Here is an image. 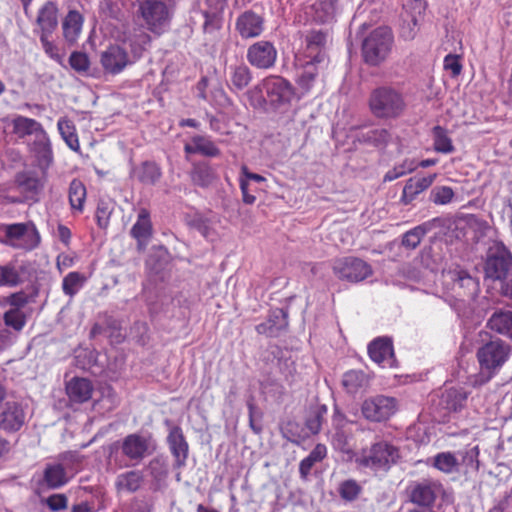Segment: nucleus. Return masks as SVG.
I'll list each match as a JSON object with an SVG mask.
<instances>
[{
    "label": "nucleus",
    "instance_id": "24",
    "mask_svg": "<svg viewBox=\"0 0 512 512\" xmlns=\"http://www.w3.org/2000/svg\"><path fill=\"white\" fill-rule=\"evenodd\" d=\"M307 19L316 23H326L333 19L335 3L333 0H316L304 9Z\"/></svg>",
    "mask_w": 512,
    "mask_h": 512
},
{
    "label": "nucleus",
    "instance_id": "10",
    "mask_svg": "<svg viewBox=\"0 0 512 512\" xmlns=\"http://www.w3.org/2000/svg\"><path fill=\"white\" fill-rule=\"evenodd\" d=\"M120 448L122 454L135 465L151 455L155 450V445L151 437L133 433L123 438Z\"/></svg>",
    "mask_w": 512,
    "mask_h": 512
},
{
    "label": "nucleus",
    "instance_id": "21",
    "mask_svg": "<svg viewBox=\"0 0 512 512\" xmlns=\"http://www.w3.org/2000/svg\"><path fill=\"white\" fill-rule=\"evenodd\" d=\"M36 25L40 34H52L58 27V7L53 1H46L38 10Z\"/></svg>",
    "mask_w": 512,
    "mask_h": 512
},
{
    "label": "nucleus",
    "instance_id": "44",
    "mask_svg": "<svg viewBox=\"0 0 512 512\" xmlns=\"http://www.w3.org/2000/svg\"><path fill=\"white\" fill-rule=\"evenodd\" d=\"M191 178L194 184L201 187H208L214 181L215 174L208 164L199 163L194 165Z\"/></svg>",
    "mask_w": 512,
    "mask_h": 512
},
{
    "label": "nucleus",
    "instance_id": "31",
    "mask_svg": "<svg viewBox=\"0 0 512 512\" xmlns=\"http://www.w3.org/2000/svg\"><path fill=\"white\" fill-rule=\"evenodd\" d=\"M186 154H201L208 157H215L220 154L217 146L208 138L201 135H196L191 138L189 142L184 145Z\"/></svg>",
    "mask_w": 512,
    "mask_h": 512
},
{
    "label": "nucleus",
    "instance_id": "22",
    "mask_svg": "<svg viewBox=\"0 0 512 512\" xmlns=\"http://www.w3.org/2000/svg\"><path fill=\"white\" fill-rule=\"evenodd\" d=\"M370 358L382 366H391L394 359L392 341L387 337H379L368 346Z\"/></svg>",
    "mask_w": 512,
    "mask_h": 512
},
{
    "label": "nucleus",
    "instance_id": "14",
    "mask_svg": "<svg viewBox=\"0 0 512 512\" xmlns=\"http://www.w3.org/2000/svg\"><path fill=\"white\" fill-rule=\"evenodd\" d=\"M24 423L25 412L19 402L8 400L0 406V430L16 432Z\"/></svg>",
    "mask_w": 512,
    "mask_h": 512
},
{
    "label": "nucleus",
    "instance_id": "40",
    "mask_svg": "<svg viewBox=\"0 0 512 512\" xmlns=\"http://www.w3.org/2000/svg\"><path fill=\"white\" fill-rule=\"evenodd\" d=\"M13 128L16 134L20 137H24L27 135L36 136L40 131L44 130L42 125L34 119L17 116L13 120Z\"/></svg>",
    "mask_w": 512,
    "mask_h": 512
},
{
    "label": "nucleus",
    "instance_id": "26",
    "mask_svg": "<svg viewBox=\"0 0 512 512\" xmlns=\"http://www.w3.org/2000/svg\"><path fill=\"white\" fill-rule=\"evenodd\" d=\"M236 27L243 38L257 37L263 31V20L256 13L248 11L238 18Z\"/></svg>",
    "mask_w": 512,
    "mask_h": 512
},
{
    "label": "nucleus",
    "instance_id": "6",
    "mask_svg": "<svg viewBox=\"0 0 512 512\" xmlns=\"http://www.w3.org/2000/svg\"><path fill=\"white\" fill-rule=\"evenodd\" d=\"M512 272V254L502 244L497 243L490 249L485 264V275L492 280H506Z\"/></svg>",
    "mask_w": 512,
    "mask_h": 512
},
{
    "label": "nucleus",
    "instance_id": "23",
    "mask_svg": "<svg viewBox=\"0 0 512 512\" xmlns=\"http://www.w3.org/2000/svg\"><path fill=\"white\" fill-rule=\"evenodd\" d=\"M1 267L4 286H18L30 278L29 265L23 261H13Z\"/></svg>",
    "mask_w": 512,
    "mask_h": 512
},
{
    "label": "nucleus",
    "instance_id": "18",
    "mask_svg": "<svg viewBox=\"0 0 512 512\" xmlns=\"http://www.w3.org/2000/svg\"><path fill=\"white\" fill-rule=\"evenodd\" d=\"M328 35L322 30H311L305 36V54L309 61L321 63L325 59V47Z\"/></svg>",
    "mask_w": 512,
    "mask_h": 512
},
{
    "label": "nucleus",
    "instance_id": "52",
    "mask_svg": "<svg viewBox=\"0 0 512 512\" xmlns=\"http://www.w3.org/2000/svg\"><path fill=\"white\" fill-rule=\"evenodd\" d=\"M455 193L449 186H435L430 191L429 199L435 205H448L454 199Z\"/></svg>",
    "mask_w": 512,
    "mask_h": 512
},
{
    "label": "nucleus",
    "instance_id": "50",
    "mask_svg": "<svg viewBox=\"0 0 512 512\" xmlns=\"http://www.w3.org/2000/svg\"><path fill=\"white\" fill-rule=\"evenodd\" d=\"M338 493L343 500L352 502L362 493V487L356 480L348 479L339 484Z\"/></svg>",
    "mask_w": 512,
    "mask_h": 512
},
{
    "label": "nucleus",
    "instance_id": "51",
    "mask_svg": "<svg viewBox=\"0 0 512 512\" xmlns=\"http://www.w3.org/2000/svg\"><path fill=\"white\" fill-rule=\"evenodd\" d=\"M3 319L6 327H10L17 332L21 331L26 324L25 313L17 308H10L6 311Z\"/></svg>",
    "mask_w": 512,
    "mask_h": 512
},
{
    "label": "nucleus",
    "instance_id": "15",
    "mask_svg": "<svg viewBox=\"0 0 512 512\" xmlns=\"http://www.w3.org/2000/svg\"><path fill=\"white\" fill-rule=\"evenodd\" d=\"M446 277L452 281V290L459 297L473 299L479 292V282L464 270H450Z\"/></svg>",
    "mask_w": 512,
    "mask_h": 512
},
{
    "label": "nucleus",
    "instance_id": "29",
    "mask_svg": "<svg viewBox=\"0 0 512 512\" xmlns=\"http://www.w3.org/2000/svg\"><path fill=\"white\" fill-rule=\"evenodd\" d=\"M469 393L463 388H448L441 395L440 404L448 412H460L465 408Z\"/></svg>",
    "mask_w": 512,
    "mask_h": 512
},
{
    "label": "nucleus",
    "instance_id": "45",
    "mask_svg": "<svg viewBox=\"0 0 512 512\" xmlns=\"http://www.w3.org/2000/svg\"><path fill=\"white\" fill-rule=\"evenodd\" d=\"M366 374L360 370H350L343 375L342 384L349 393H356L360 388L367 385Z\"/></svg>",
    "mask_w": 512,
    "mask_h": 512
},
{
    "label": "nucleus",
    "instance_id": "25",
    "mask_svg": "<svg viewBox=\"0 0 512 512\" xmlns=\"http://www.w3.org/2000/svg\"><path fill=\"white\" fill-rule=\"evenodd\" d=\"M72 475L61 463H48L43 471L42 483L50 489H57L67 484Z\"/></svg>",
    "mask_w": 512,
    "mask_h": 512
},
{
    "label": "nucleus",
    "instance_id": "56",
    "mask_svg": "<svg viewBox=\"0 0 512 512\" xmlns=\"http://www.w3.org/2000/svg\"><path fill=\"white\" fill-rule=\"evenodd\" d=\"M112 210H113V205L110 201H106V200H102V199L99 200V202L97 204V208H96L95 217H96L97 225L101 229H105L108 226Z\"/></svg>",
    "mask_w": 512,
    "mask_h": 512
},
{
    "label": "nucleus",
    "instance_id": "4",
    "mask_svg": "<svg viewBox=\"0 0 512 512\" xmlns=\"http://www.w3.org/2000/svg\"><path fill=\"white\" fill-rule=\"evenodd\" d=\"M1 230L4 243L15 249L31 251L40 243V235L32 222L5 224Z\"/></svg>",
    "mask_w": 512,
    "mask_h": 512
},
{
    "label": "nucleus",
    "instance_id": "38",
    "mask_svg": "<svg viewBox=\"0 0 512 512\" xmlns=\"http://www.w3.org/2000/svg\"><path fill=\"white\" fill-rule=\"evenodd\" d=\"M327 455V448L324 444H317L310 454L299 464V473L302 479H307L312 467L321 462Z\"/></svg>",
    "mask_w": 512,
    "mask_h": 512
},
{
    "label": "nucleus",
    "instance_id": "28",
    "mask_svg": "<svg viewBox=\"0 0 512 512\" xmlns=\"http://www.w3.org/2000/svg\"><path fill=\"white\" fill-rule=\"evenodd\" d=\"M31 150L37 157L40 166L46 169L52 163L53 152L51 142L45 130L40 131V133L34 137Z\"/></svg>",
    "mask_w": 512,
    "mask_h": 512
},
{
    "label": "nucleus",
    "instance_id": "47",
    "mask_svg": "<svg viewBox=\"0 0 512 512\" xmlns=\"http://www.w3.org/2000/svg\"><path fill=\"white\" fill-rule=\"evenodd\" d=\"M433 139H434V149L437 152L448 154L454 151V146L452 144L451 138L448 136L447 131L440 127L436 126L433 128Z\"/></svg>",
    "mask_w": 512,
    "mask_h": 512
},
{
    "label": "nucleus",
    "instance_id": "12",
    "mask_svg": "<svg viewBox=\"0 0 512 512\" xmlns=\"http://www.w3.org/2000/svg\"><path fill=\"white\" fill-rule=\"evenodd\" d=\"M442 491L440 483L432 480H422L413 482L409 486V497L413 503L419 506L430 507Z\"/></svg>",
    "mask_w": 512,
    "mask_h": 512
},
{
    "label": "nucleus",
    "instance_id": "2",
    "mask_svg": "<svg viewBox=\"0 0 512 512\" xmlns=\"http://www.w3.org/2000/svg\"><path fill=\"white\" fill-rule=\"evenodd\" d=\"M393 34L388 27H378L363 41L362 53L366 63L379 65L385 61L391 52Z\"/></svg>",
    "mask_w": 512,
    "mask_h": 512
},
{
    "label": "nucleus",
    "instance_id": "39",
    "mask_svg": "<svg viewBox=\"0 0 512 512\" xmlns=\"http://www.w3.org/2000/svg\"><path fill=\"white\" fill-rule=\"evenodd\" d=\"M57 127L67 146L73 151H79V139L73 122L67 118H60L58 120Z\"/></svg>",
    "mask_w": 512,
    "mask_h": 512
},
{
    "label": "nucleus",
    "instance_id": "53",
    "mask_svg": "<svg viewBox=\"0 0 512 512\" xmlns=\"http://www.w3.org/2000/svg\"><path fill=\"white\" fill-rule=\"evenodd\" d=\"M456 455L459 459V465L462 464L466 467V471H477L479 468L478 447H472L463 451H457Z\"/></svg>",
    "mask_w": 512,
    "mask_h": 512
},
{
    "label": "nucleus",
    "instance_id": "17",
    "mask_svg": "<svg viewBox=\"0 0 512 512\" xmlns=\"http://www.w3.org/2000/svg\"><path fill=\"white\" fill-rule=\"evenodd\" d=\"M15 182L18 189L29 198L38 196L46 183L45 172L39 176L35 171H24L16 175Z\"/></svg>",
    "mask_w": 512,
    "mask_h": 512
},
{
    "label": "nucleus",
    "instance_id": "9",
    "mask_svg": "<svg viewBox=\"0 0 512 512\" xmlns=\"http://www.w3.org/2000/svg\"><path fill=\"white\" fill-rule=\"evenodd\" d=\"M397 410V400L393 397L377 395L368 398L362 403L363 416L373 422L389 419Z\"/></svg>",
    "mask_w": 512,
    "mask_h": 512
},
{
    "label": "nucleus",
    "instance_id": "48",
    "mask_svg": "<svg viewBox=\"0 0 512 512\" xmlns=\"http://www.w3.org/2000/svg\"><path fill=\"white\" fill-rule=\"evenodd\" d=\"M425 10L426 2L424 0H410L404 5L402 18L421 23L424 18Z\"/></svg>",
    "mask_w": 512,
    "mask_h": 512
},
{
    "label": "nucleus",
    "instance_id": "34",
    "mask_svg": "<svg viewBox=\"0 0 512 512\" xmlns=\"http://www.w3.org/2000/svg\"><path fill=\"white\" fill-rule=\"evenodd\" d=\"M82 26V15L76 10H70L62 23L64 38L70 43L75 42L82 31Z\"/></svg>",
    "mask_w": 512,
    "mask_h": 512
},
{
    "label": "nucleus",
    "instance_id": "58",
    "mask_svg": "<svg viewBox=\"0 0 512 512\" xmlns=\"http://www.w3.org/2000/svg\"><path fill=\"white\" fill-rule=\"evenodd\" d=\"M326 406L319 407L306 421V426L310 432L316 434L320 431L323 415L326 414Z\"/></svg>",
    "mask_w": 512,
    "mask_h": 512
},
{
    "label": "nucleus",
    "instance_id": "54",
    "mask_svg": "<svg viewBox=\"0 0 512 512\" xmlns=\"http://www.w3.org/2000/svg\"><path fill=\"white\" fill-rule=\"evenodd\" d=\"M210 10H206L203 12L205 22L203 25V29L205 33H214L221 26V17L219 15L220 11L223 8H218L216 10V5L209 6Z\"/></svg>",
    "mask_w": 512,
    "mask_h": 512
},
{
    "label": "nucleus",
    "instance_id": "32",
    "mask_svg": "<svg viewBox=\"0 0 512 512\" xmlns=\"http://www.w3.org/2000/svg\"><path fill=\"white\" fill-rule=\"evenodd\" d=\"M131 175L142 184L154 185L161 178L162 172L155 162L145 161L133 167Z\"/></svg>",
    "mask_w": 512,
    "mask_h": 512
},
{
    "label": "nucleus",
    "instance_id": "27",
    "mask_svg": "<svg viewBox=\"0 0 512 512\" xmlns=\"http://www.w3.org/2000/svg\"><path fill=\"white\" fill-rule=\"evenodd\" d=\"M152 234V225L149 212L140 210L136 223L131 228V235L137 240L139 250H144Z\"/></svg>",
    "mask_w": 512,
    "mask_h": 512
},
{
    "label": "nucleus",
    "instance_id": "13",
    "mask_svg": "<svg viewBox=\"0 0 512 512\" xmlns=\"http://www.w3.org/2000/svg\"><path fill=\"white\" fill-rule=\"evenodd\" d=\"M277 59V50L271 42L258 41L247 50V60L255 68L269 69Z\"/></svg>",
    "mask_w": 512,
    "mask_h": 512
},
{
    "label": "nucleus",
    "instance_id": "35",
    "mask_svg": "<svg viewBox=\"0 0 512 512\" xmlns=\"http://www.w3.org/2000/svg\"><path fill=\"white\" fill-rule=\"evenodd\" d=\"M143 482V475L140 471H128L117 476L115 487L118 492L133 493L137 491Z\"/></svg>",
    "mask_w": 512,
    "mask_h": 512
},
{
    "label": "nucleus",
    "instance_id": "8",
    "mask_svg": "<svg viewBox=\"0 0 512 512\" xmlns=\"http://www.w3.org/2000/svg\"><path fill=\"white\" fill-rule=\"evenodd\" d=\"M335 275L352 283L360 282L372 275V267L364 260L356 257H345L335 261Z\"/></svg>",
    "mask_w": 512,
    "mask_h": 512
},
{
    "label": "nucleus",
    "instance_id": "3",
    "mask_svg": "<svg viewBox=\"0 0 512 512\" xmlns=\"http://www.w3.org/2000/svg\"><path fill=\"white\" fill-rule=\"evenodd\" d=\"M399 458V451L387 442H378L369 449H363L357 456L356 462L363 467L377 470H387Z\"/></svg>",
    "mask_w": 512,
    "mask_h": 512
},
{
    "label": "nucleus",
    "instance_id": "61",
    "mask_svg": "<svg viewBox=\"0 0 512 512\" xmlns=\"http://www.w3.org/2000/svg\"><path fill=\"white\" fill-rule=\"evenodd\" d=\"M52 34H40V42L45 53L53 60L61 62V56L58 47L49 40Z\"/></svg>",
    "mask_w": 512,
    "mask_h": 512
},
{
    "label": "nucleus",
    "instance_id": "42",
    "mask_svg": "<svg viewBox=\"0 0 512 512\" xmlns=\"http://www.w3.org/2000/svg\"><path fill=\"white\" fill-rule=\"evenodd\" d=\"M433 466L441 472L450 474L458 470L459 459L456 452H441L434 456Z\"/></svg>",
    "mask_w": 512,
    "mask_h": 512
},
{
    "label": "nucleus",
    "instance_id": "63",
    "mask_svg": "<svg viewBox=\"0 0 512 512\" xmlns=\"http://www.w3.org/2000/svg\"><path fill=\"white\" fill-rule=\"evenodd\" d=\"M211 102L219 108H229L233 105L231 99L222 88H217L212 91Z\"/></svg>",
    "mask_w": 512,
    "mask_h": 512
},
{
    "label": "nucleus",
    "instance_id": "37",
    "mask_svg": "<svg viewBox=\"0 0 512 512\" xmlns=\"http://www.w3.org/2000/svg\"><path fill=\"white\" fill-rule=\"evenodd\" d=\"M317 62L307 61L300 70L297 77V84L304 93H308L314 87L319 74Z\"/></svg>",
    "mask_w": 512,
    "mask_h": 512
},
{
    "label": "nucleus",
    "instance_id": "20",
    "mask_svg": "<svg viewBox=\"0 0 512 512\" xmlns=\"http://www.w3.org/2000/svg\"><path fill=\"white\" fill-rule=\"evenodd\" d=\"M437 174L424 177H411L406 181L402 190L401 202L405 205L412 203L418 195L427 190L435 181Z\"/></svg>",
    "mask_w": 512,
    "mask_h": 512
},
{
    "label": "nucleus",
    "instance_id": "11",
    "mask_svg": "<svg viewBox=\"0 0 512 512\" xmlns=\"http://www.w3.org/2000/svg\"><path fill=\"white\" fill-rule=\"evenodd\" d=\"M139 11L152 32L161 33L168 23V8L162 1L146 0L140 4Z\"/></svg>",
    "mask_w": 512,
    "mask_h": 512
},
{
    "label": "nucleus",
    "instance_id": "46",
    "mask_svg": "<svg viewBox=\"0 0 512 512\" xmlns=\"http://www.w3.org/2000/svg\"><path fill=\"white\" fill-rule=\"evenodd\" d=\"M418 167L415 159L406 158L401 163L396 164L392 169L384 175V182H391L406 174L412 173Z\"/></svg>",
    "mask_w": 512,
    "mask_h": 512
},
{
    "label": "nucleus",
    "instance_id": "57",
    "mask_svg": "<svg viewBox=\"0 0 512 512\" xmlns=\"http://www.w3.org/2000/svg\"><path fill=\"white\" fill-rule=\"evenodd\" d=\"M147 471L149 475L158 483L164 480L167 475L165 462L160 458L151 460L147 466Z\"/></svg>",
    "mask_w": 512,
    "mask_h": 512
},
{
    "label": "nucleus",
    "instance_id": "64",
    "mask_svg": "<svg viewBox=\"0 0 512 512\" xmlns=\"http://www.w3.org/2000/svg\"><path fill=\"white\" fill-rule=\"evenodd\" d=\"M444 68L451 72L452 76H458L461 73L462 65L457 55L448 54L444 58Z\"/></svg>",
    "mask_w": 512,
    "mask_h": 512
},
{
    "label": "nucleus",
    "instance_id": "49",
    "mask_svg": "<svg viewBox=\"0 0 512 512\" xmlns=\"http://www.w3.org/2000/svg\"><path fill=\"white\" fill-rule=\"evenodd\" d=\"M85 277L79 272L68 273L62 281V290L65 295L73 297L82 288Z\"/></svg>",
    "mask_w": 512,
    "mask_h": 512
},
{
    "label": "nucleus",
    "instance_id": "41",
    "mask_svg": "<svg viewBox=\"0 0 512 512\" xmlns=\"http://www.w3.org/2000/svg\"><path fill=\"white\" fill-rule=\"evenodd\" d=\"M132 52L140 56L151 41L150 35L142 28H135L126 38Z\"/></svg>",
    "mask_w": 512,
    "mask_h": 512
},
{
    "label": "nucleus",
    "instance_id": "43",
    "mask_svg": "<svg viewBox=\"0 0 512 512\" xmlns=\"http://www.w3.org/2000/svg\"><path fill=\"white\" fill-rule=\"evenodd\" d=\"M69 203L71 208L82 212L86 199L85 185L79 179H73L69 185L68 191Z\"/></svg>",
    "mask_w": 512,
    "mask_h": 512
},
{
    "label": "nucleus",
    "instance_id": "7",
    "mask_svg": "<svg viewBox=\"0 0 512 512\" xmlns=\"http://www.w3.org/2000/svg\"><path fill=\"white\" fill-rule=\"evenodd\" d=\"M264 91L267 101L275 106L290 103L294 96V89L289 81L281 76H268L255 88Z\"/></svg>",
    "mask_w": 512,
    "mask_h": 512
},
{
    "label": "nucleus",
    "instance_id": "62",
    "mask_svg": "<svg viewBox=\"0 0 512 512\" xmlns=\"http://www.w3.org/2000/svg\"><path fill=\"white\" fill-rule=\"evenodd\" d=\"M269 323L273 324V327L278 332L279 330L287 326V314L283 309H275L271 312L269 317Z\"/></svg>",
    "mask_w": 512,
    "mask_h": 512
},
{
    "label": "nucleus",
    "instance_id": "19",
    "mask_svg": "<svg viewBox=\"0 0 512 512\" xmlns=\"http://www.w3.org/2000/svg\"><path fill=\"white\" fill-rule=\"evenodd\" d=\"M167 442L169 444L170 451L175 458L176 466H184L188 457L189 446L181 427L172 426L170 428Z\"/></svg>",
    "mask_w": 512,
    "mask_h": 512
},
{
    "label": "nucleus",
    "instance_id": "30",
    "mask_svg": "<svg viewBox=\"0 0 512 512\" xmlns=\"http://www.w3.org/2000/svg\"><path fill=\"white\" fill-rule=\"evenodd\" d=\"M66 392L72 402L84 403L91 398L93 386L88 379L75 377L67 383Z\"/></svg>",
    "mask_w": 512,
    "mask_h": 512
},
{
    "label": "nucleus",
    "instance_id": "36",
    "mask_svg": "<svg viewBox=\"0 0 512 512\" xmlns=\"http://www.w3.org/2000/svg\"><path fill=\"white\" fill-rule=\"evenodd\" d=\"M487 325L491 330L512 338V311L495 312Z\"/></svg>",
    "mask_w": 512,
    "mask_h": 512
},
{
    "label": "nucleus",
    "instance_id": "5",
    "mask_svg": "<svg viewBox=\"0 0 512 512\" xmlns=\"http://www.w3.org/2000/svg\"><path fill=\"white\" fill-rule=\"evenodd\" d=\"M510 354L509 346L501 339H493L481 346L477 351V358L482 371L487 372L484 380L488 381L498 369L507 361ZM483 383V381H481Z\"/></svg>",
    "mask_w": 512,
    "mask_h": 512
},
{
    "label": "nucleus",
    "instance_id": "55",
    "mask_svg": "<svg viewBox=\"0 0 512 512\" xmlns=\"http://www.w3.org/2000/svg\"><path fill=\"white\" fill-rule=\"evenodd\" d=\"M363 141L376 147L384 146L390 139L386 129H372L362 134Z\"/></svg>",
    "mask_w": 512,
    "mask_h": 512
},
{
    "label": "nucleus",
    "instance_id": "16",
    "mask_svg": "<svg viewBox=\"0 0 512 512\" xmlns=\"http://www.w3.org/2000/svg\"><path fill=\"white\" fill-rule=\"evenodd\" d=\"M100 61L103 69L111 74L120 73L129 64L127 52L117 45L110 46L103 51Z\"/></svg>",
    "mask_w": 512,
    "mask_h": 512
},
{
    "label": "nucleus",
    "instance_id": "60",
    "mask_svg": "<svg viewBox=\"0 0 512 512\" xmlns=\"http://www.w3.org/2000/svg\"><path fill=\"white\" fill-rule=\"evenodd\" d=\"M420 22L410 21L409 19L402 18V25L400 29V36L404 40H413L419 30Z\"/></svg>",
    "mask_w": 512,
    "mask_h": 512
},
{
    "label": "nucleus",
    "instance_id": "33",
    "mask_svg": "<svg viewBox=\"0 0 512 512\" xmlns=\"http://www.w3.org/2000/svg\"><path fill=\"white\" fill-rule=\"evenodd\" d=\"M252 75L248 66L236 64L229 67L228 84L233 92L242 91L251 82Z\"/></svg>",
    "mask_w": 512,
    "mask_h": 512
},
{
    "label": "nucleus",
    "instance_id": "59",
    "mask_svg": "<svg viewBox=\"0 0 512 512\" xmlns=\"http://www.w3.org/2000/svg\"><path fill=\"white\" fill-rule=\"evenodd\" d=\"M69 63L77 72H86L89 68V59L82 52H73L69 57Z\"/></svg>",
    "mask_w": 512,
    "mask_h": 512
},
{
    "label": "nucleus",
    "instance_id": "1",
    "mask_svg": "<svg viewBox=\"0 0 512 512\" xmlns=\"http://www.w3.org/2000/svg\"><path fill=\"white\" fill-rule=\"evenodd\" d=\"M369 107L373 115L382 119H395L402 115L406 108L403 95L390 87H380L372 91Z\"/></svg>",
    "mask_w": 512,
    "mask_h": 512
}]
</instances>
